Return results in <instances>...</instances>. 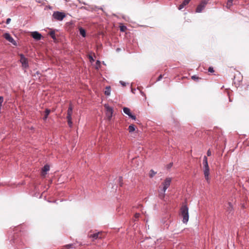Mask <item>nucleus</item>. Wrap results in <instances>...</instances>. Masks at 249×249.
Masks as SVG:
<instances>
[{
  "label": "nucleus",
  "instance_id": "nucleus-1",
  "mask_svg": "<svg viewBox=\"0 0 249 249\" xmlns=\"http://www.w3.org/2000/svg\"><path fill=\"white\" fill-rule=\"evenodd\" d=\"M171 182V179L170 178H166L164 182L162 183L163 188L162 190L159 191V196L160 199H163L164 197V193L170 185Z\"/></svg>",
  "mask_w": 249,
  "mask_h": 249
},
{
  "label": "nucleus",
  "instance_id": "nucleus-2",
  "mask_svg": "<svg viewBox=\"0 0 249 249\" xmlns=\"http://www.w3.org/2000/svg\"><path fill=\"white\" fill-rule=\"evenodd\" d=\"M181 215L182 217V221L184 223H186L189 219L188 208L186 205L181 207Z\"/></svg>",
  "mask_w": 249,
  "mask_h": 249
},
{
  "label": "nucleus",
  "instance_id": "nucleus-3",
  "mask_svg": "<svg viewBox=\"0 0 249 249\" xmlns=\"http://www.w3.org/2000/svg\"><path fill=\"white\" fill-rule=\"evenodd\" d=\"M53 17L56 20L58 21H61L66 17V15L62 12H54L53 13Z\"/></svg>",
  "mask_w": 249,
  "mask_h": 249
},
{
  "label": "nucleus",
  "instance_id": "nucleus-4",
  "mask_svg": "<svg viewBox=\"0 0 249 249\" xmlns=\"http://www.w3.org/2000/svg\"><path fill=\"white\" fill-rule=\"evenodd\" d=\"M19 56L20 62L21 63L22 67L25 69L27 68L29 66L28 61L27 58L25 57L24 55L23 54H20Z\"/></svg>",
  "mask_w": 249,
  "mask_h": 249
},
{
  "label": "nucleus",
  "instance_id": "nucleus-5",
  "mask_svg": "<svg viewBox=\"0 0 249 249\" xmlns=\"http://www.w3.org/2000/svg\"><path fill=\"white\" fill-rule=\"evenodd\" d=\"M105 107L106 110V115L108 120H110L112 116L113 109L112 108L107 105H105Z\"/></svg>",
  "mask_w": 249,
  "mask_h": 249
},
{
  "label": "nucleus",
  "instance_id": "nucleus-6",
  "mask_svg": "<svg viewBox=\"0 0 249 249\" xmlns=\"http://www.w3.org/2000/svg\"><path fill=\"white\" fill-rule=\"evenodd\" d=\"M3 36L9 42H11L14 45H16L17 43L16 41L13 39V38L11 36V35L9 33H5L3 35Z\"/></svg>",
  "mask_w": 249,
  "mask_h": 249
},
{
  "label": "nucleus",
  "instance_id": "nucleus-7",
  "mask_svg": "<svg viewBox=\"0 0 249 249\" xmlns=\"http://www.w3.org/2000/svg\"><path fill=\"white\" fill-rule=\"evenodd\" d=\"M103 233L102 232H98L97 233H93L89 235V237L92 238L94 239H101L103 237Z\"/></svg>",
  "mask_w": 249,
  "mask_h": 249
},
{
  "label": "nucleus",
  "instance_id": "nucleus-8",
  "mask_svg": "<svg viewBox=\"0 0 249 249\" xmlns=\"http://www.w3.org/2000/svg\"><path fill=\"white\" fill-rule=\"evenodd\" d=\"M209 165L204 166V174L205 179L208 181L209 179Z\"/></svg>",
  "mask_w": 249,
  "mask_h": 249
},
{
  "label": "nucleus",
  "instance_id": "nucleus-9",
  "mask_svg": "<svg viewBox=\"0 0 249 249\" xmlns=\"http://www.w3.org/2000/svg\"><path fill=\"white\" fill-rule=\"evenodd\" d=\"M32 36L36 40H40L41 38V35L37 32H33L31 33Z\"/></svg>",
  "mask_w": 249,
  "mask_h": 249
},
{
  "label": "nucleus",
  "instance_id": "nucleus-10",
  "mask_svg": "<svg viewBox=\"0 0 249 249\" xmlns=\"http://www.w3.org/2000/svg\"><path fill=\"white\" fill-rule=\"evenodd\" d=\"M206 5L200 2L196 9V12L200 13L204 9Z\"/></svg>",
  "mask_w": 249,
  "mask_h": 249
},
{
  "label": "nucleus",
  "instance_id": "nucleus-11",
  "mask_svg": "<svg viewBox=\"0 0 249 249\" xmlns=\"http://www.w3.org/2000/svg\"><path fill=\"white\" fill-rule=\"evenodd\" d=\"M72 109H73L72 106L71 104H70V106L68 108V111H67V118H71V115L72 114Z\"/></svg>",
  "mask_w": 249,
  "mask_h": 249
},
{
  "label": "nucleus",
  "instance_id": "nucleus-12",
  "mask_svg": "<svg viewBox=\"0 0 249 249\" xmlns=\"http://www.w3.org/2000/svg\"><path fill=\"white\" fill-rule=\"evenodd\" d=\"M190 0H184L183 2L178 6V9L180 10L183 9L185 6L189 3Z\"/></svg>",
  "mask_w": 249,
  "mask_h": 249
},
{
  "label": "nucleus",
  "instance_id": "nucleus-13",
  "mask_svg": "<svg viewBox=\"0 0 249 249\" xmlns=\"http://www.w3.org/2000/svg\"><path fill=\"white\" fill-rule=\"evenodd\" d=\"M50 169V166L48 165H45L42 170V175L45 176L46 174V172Z\"/></svg>",
  "mask_w": 249,
  "mask_h": 249
},
{
  "label": "nucleus",
  "instance_id": "nucleus-14",
  "mask_svg": "<svg viewBox=\"0 0 249 249\" xmlns=\"http://www.w3.org/2000/svg\"><path fill=\"white\" fill-rule=\"evenodd\" d=\"M79 29V32H80V35L83 36V37H85L86 36V31L85 29H84L82 27H79L78 28Z\"/></svg>",
  "mask_w": 249,
  "mask_h": 249
},
{
  "label": "nucleus",
  "instance_id": "nucleus-15",
  "mask_svg": "<svg viewBox=\"0 0 249 249\" xmlns=\"http://www.w3.org/2000/svg\"><path fill=\"white\" fill-rule=\"evenodd\" d=\"M73 248V244H68L62 246L61 249H71Z\"/></svg>",
  "mask_w": 249,
  "mask_h": 249
},
{
  "label": "nucleus",
  "instance_id": "nucleus-16",
  "mask_svg": "<svg viewBox=\"0 0 249 249\" xmlns=\"http://www.w3.org/2000/svg\"><path fill=\"white\" fill-rule=\"evenodd\" d=\"M51 112V110L49 109H46L44 112L45 115L44 117H43V120H46L47 118H48V115H49L50 113Z\"/></svg>",
  "mask_w": 249,
  "mask_h": 249
},
{
  "label": "nucleus",
  "instance_id": "nucleus-17",
  "mask_svg": "<svg viewBox=\"0 0 249 249\" xmlns=\"http://www.w3.org/2000/svg\"><path fill=\"white\" fill-rule=\"evenodd\" d=\"M123 111L124 113H125L128 116H130V115L131 114L129 108L126 107H124L123 108Z\"/></svg>",
  "mask_w": 249,
  "mask_h": 249
},
{
  "label": "nucleus",
  "instance_id": "nucleus-18",
  "mask_svg": "<svg viewBox=\"0 0 249 249\" xmlns=\"http://www.w3.org/2000/svg\"><path fill=\"white\" fill-rule=\"evenodd\" d=\"M110 94V87H107L105 91V94L106 95H109Z\"/></svg>",
  "mask_w": 249,
  "mask_h": 249
},
{
  "label": "nucleus",
  "instance_id": "nucleus-19",
  "mask_svg": "<svg viewBox=\"0 0 249 249\" xmlns=\"http://www.w3.org/2000/svg\"><path fill=\"white\" fill-rule=\"evenodd\" d=\"M128 130L129 132H132L135 130V128L134 125L131 124L129 126Z\"/></svg>",
  "mask_w": 249,
  "mask_h": 249
},
{
  "label": "nucleus",
  "instance_id": "nucleus-20",
  "mask_svg": "<svg viewBox=\"0 0 249 249\" xmlns=\"http://www.w3.org/2000/svg\"><path fill=\"white\" fill-rule=\"evenodd\" d=\"M233 0H228L227 3V7L230 8L232 5V2Z\"/></svg>",
  "mask_w": 249,
  "mask_h": 249
},
{
  "label": "nucleus",
  "instance_id": "nucleus-21",
  "mask_svg": "<svg viewBox=\"0 0 249 249\" xmlns=\"http://www.w3.org/2000/svg\"><path fill=\"white\" fill-rule=\"evenodd\" d=\"M157 172H155L153 170H151L149 172V177L152 178H153L156 174Z\"/></svg>",
  "mask_w": 249,
  "mask_h": 249
},
{
  "label": "nucleus",
  "instance_id": "nucleus-22",
  "mask_svg": "<svg viewBox=\"0 0 249 249\" xmlns=\"http://www.w3.org/2000/svg\"><path fill=\"white\" fill-rule=\"evenodd\" d=\"M203 163L204 166L208 165L207 158L206 156H204L203 158Z\"/></svg>",
  "mask_w": 249,
  "mask_h": 249
},
{
  "label": "nucleus",
  "instance_id": "nucleus-23",
  "mask_svg": "<svg viewBox=\"0 0 249 249\" xmlns=\"http://www.w3.org/2000/svg\"><path fill=\"white\" fill-rule=\"evenodd\" d=\"M50 36L52 37V38L53 39H55V32L54 31H52L49 33Z\"/></svg>",
  "mask_w": 249,
  "mask_h": 249
},
{
  "label": "nucleus",
  "instance_id": "nucleus-24",
  "mask_svg": "<svg viewBox=\"0 0 249 249\" xmlns=\"http://www.w3.org/2000/svg\"><path fill=\"white\" fill-rule=\"evenodd\" d=\"M68 120V123L70 127L72 126V118H67Z\"/></svg>",
  "mask_w": 249,
  "mask_h": 249
},
{
  "label": "nucleus",
  "instance_id": "nucleus-25",
  "mask_svg": "<svg viewBox=\"0 0 249 249\" xmlns=\"http://www.w3.org/2000/svg\"><path fill=\"white\" fill-rule=\"evenodd\" d=\"M120 29L121 32H124L126 30L127 28L126 26H124V25H121L120 26Z\"/></svg>",
  "mask_w": 249,
  "mask_h": 249
},
{
  "label": "nucleus",
  "instance_id": "nucleus-26",
  "mask_svg": "<svg viewBox=\"0 0 249 249\" xmlns=\"http://www.w3.org/2000/svg\"><path fill=\"white\" fill-rule=\"evenodd\" d=\"M191 78L194 80H198L199 79H200L199 77H198V76H197L196 75H193L191 77Z\"/></svg>",
  "mask_w": 249,
  "mask_h": 249
},
{
  "label": "nucleus",
  "instance_id": "nucleus-27",
  "mask_svg": "<svg viewBox=\"0 0 249 249\" xmlns=\"http://www.w3.org/2000/svg\"><path fill=\"white\" fill-rule=\"evenodd\" d=\"M208 71L211 72V73H212V72H214V70H213V68L212 67H210L209 68H208Z\"/></svg>",
  "mask_w": 249,
  "mask_h": 249
},
{
  "label": "nucleus",
  "instance_id": "nucleus-28",
  "mask_svg": "<svg viewBox=\"0 0 249 249\" xmlns=\"http://www.w3.org/2000/svg\"><path fill=\"white\" fill-rule=\"evenodd\" d=\"M228 205H229V208H228V210L230 212L232 210L231 203V202H229Z\"/></svg>",
  "mask_w": 249,
  "mask_h": 249
},
{
  "label": "nucleus",
  "instance_id": "nucleus-29",
  "mask_svg": "<svg viewBox=\"0 0 249 249\" xmlns=\"http://www.w3.org/2000/svg\"><path fill=\"white\" fill-rule=\"evenodd\" d=\"M140 213H136L134 215V217L135 219H138L140 217Z\"/></svg>",
  "mask_w": 249,
  "mask_h": 249
},
{
  "label": "nucleus",
  "instance_id": "nucleus-30",
  "mask_svg": "<svg viewBox=\"0 0 249 249\" xmlns=\"http://www.w3.org/2000/svg\"><path fill=\"white\" fill-rule=\"evenodd\" d=\"M207 156H211V155H212V152H211V151L210 150V149H209V150L207 151Z\"/></svg>",
  "mask_w": 249,
  "mask_h": 249
},
{
  "label": "nucleus",
  "instance_id": "nucleus-31",
  "mask_svg": "<svg viewBox=\"0 0 249 249\" xmlns=\"http://www.w3.org/2000/svg\"><path fill=\"white\" fill-rule=\"evenodd\" d=\"M89 57L90 62H93L94 61L91 55H89Z\"/></svg>",
  "mask_w": 249,
  "mask_h": 249
},
{
  "label": "nucleus",
  "instance_id": "nucleus-32",
  "mask_svg": "<svg viewBox=\"0 0 249 249\" xmlns=\"http://www.w3.org/2000/svg\"><path fill=\"white\" fill-rule=\"evenodd\" d=\"M131 118H132L133 120H136V117L134 115H133L132 114L129 116Z\"/></svg>",
  "mask_w": 249,
  "mask_h": 249
},
{
  "label": "nucleus",
  "instance_id": "nucleus-33",
  "mask_svg": "<svg viewBox=\"0 0 249 249\" xmlns=\"http://www.w3.org/2000/svg\"><path fill=\"white\" fill-rule=\"evenodd\" d=\"M162 78V75L160 74L158 78L157 81H160Z\"/></svg>",
  "mask_w": 249,
  "mask_h": 249
},
{
  "label": "nucleus",
  "instance_id": "nucleus-34",
  "mask_svg": "<svg viewBox=\"0 0 249 249\" xmlns=\"http://www.w3.org/2000/svg\"><path fill=\"white\" fill-rule=\"evenodd\" d=\"M11 21V18H8L7 19H6V24H9Z\"/></svg>",
  "mask_w": 249,
  "mask_h": 249
},
{
  "label": "nucleus",
  "instance_id": "nucleus-35",
  "mask_svg": "<svg viewBox=\"0 0 249 249\" xmlns=\"http://www.w3.org/2000/svg\"><path fill=\"white\" fill-rule=\"evenodd\" d=\"M173 165V163H170L168 165H167V168H171Z\"/></svg>",
  "mask_w": 249,
  "mask_h": 249
},
{
  "label": "nucleus",
  "instance_id": "nucleus-36",
  "mask_svg": "<svg viewBox=\"0 0 249 249\" xmlns=\"http://www.w3.org/2000/svg\"><path fill=\"white\" fill-rule=\"evenodd\" d=\"M120 83H121V84L123 86H125V84H124V83L123 82V81H120Z\"/></svg>",
  "mask_w": 249,
  "mask_h": 249
}]
</instances>
